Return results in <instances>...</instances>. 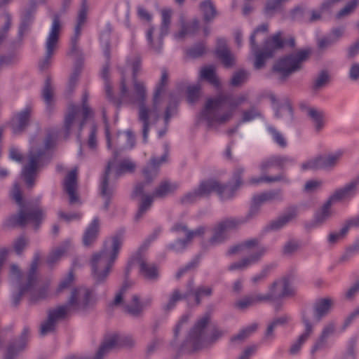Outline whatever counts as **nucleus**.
I'll list each match as a JSON object with an SVG mask.
<instances>
[{
  "label": "nucleus",
  "mask_w": 359,
  "mask_h": 359,
  "mask_svg": "<svg viewBox=\"0 0 359 359\" xmlns=\"http://www.w3.org/2000/svg\"><path fill=\"white\" fill-rule=\"evenodd\" d=\"M122 243L123 236L121 234L115 235L104 243L100 251L93 255L90 266L92 275L96 281H102L107 277L118 257Z\"/></svg>",
  "instance_id": "nucleus-1"
},
{
  "label": "nucleus",
  "mask_w": 359,
  "mask_h": 359,
  "mask_svg": "<svg viewBox=\"0 0 359 359\" xmlns=\"http://www.w3.org/2000/svg\"><path fill=\"white\" fill-rule=\"evenodd\" d=\"M39 259L35 257L32 261L29 272L25 276H21V272L18 266H11L10 276L13 280L19 281V292L13 297V303L15 306L19 303L21 296L29 294L30 301L32 302L43 299L47 295L46 290H36L37 282L36 269Z\"/></svg>",
  "instance_id": "nucleus-2"
},
{
  "label": "nucleus",
  "mask_w": 359,
  "mask_h": 359,
  "mask_svg": "<svg viewBox=\"0 0 359 359\" xmlns=\"http://www.w3.org/2000/svg\"><path fill=\"white\" fill-rule=\"evenodd\" d=\"M247 100L245 95H241L229 101L231 110L222 113L220 109L226 101V97L219 95L215 97L208 98L204 108L201 113V119L207 122L209 126L223 124L231 119L233 110L243 104Z\"/></svg>",
  "instance_id": "nucleus-3"
},
{
  "label": "nucleus",
  "mask_w": 359,
  "mask_h": 359,
  "mask_svg": "<svg viewBox=\"0 0 359 359\" xmlns=\"http://www.w3.org/2000/svg\"><path fill=\"white\" fill-rule=\"evenodd\" d=\"M55 142L54 137H47L45 140L34 137L30 142V149L27 162L23 168L22 175L28 187L34 185V177L39 168L46 152L51 148Z\"/></svg>",
  "instance_id": "nucleus-4"
},
{
  "label": "nucleus",
  "mask_w": 359,
  "mask_h": 359,
  "mask_svg": "<svg viewBox=\"0 0 359 359\" xmlns=\"http://www.w3.org/2000/svg\"><path fill=\"white\" fill-rule=\"evenodd\" d=\"M128 67L133 70V90H128L125 79L124 72H122V78L120 83L121 97L126 102L131 104L140 105L146 102L147 91L145 83L137 79V75L140 69V60L138 57H134L128 61Z\"/></svg>",
  "instance_id": "nucleus-5"
},
{
  "label": "nucleus",
  "mask_w": 359,
  "mask_h": 359,
  "mask_svg": "<svg viewBox=\"0 0 359 359\" xmlns=\"http://www.w3.org/2000/svg\"><path fill=\"white\" fill-rule=\"evenodd\" d=\"M266 251V247L261 244L257 238L250 239L235 245L229 250V254L241 253L248 255V256L229 265V270H245L258 262Z\"/></svg>",
  "instance_id": "nucleus-6"
},
{
  "label": "nucleus",
  "mask_w": 359,
  "mask_h": 359,
  "mask_svg": "<svg viewBox=\"0 0 359 359\" xmlns=\"http://www.w3.org/2000/svg\"><path fill=\"white\" fill-rule=\"evenodd\" d=\"M210 317L203 316L189 334L187 341L194 350L206 347L219 339L223 332L215 326H208Z\"/></svg>",
  "instance_id": "nucleus-7"
},
{
  "label": "nucleus",
  "mask_w": 359,
  "mask_h": 359,
  "mask_svg": "<svg viewBox=\"0 0 359 359\" xmlns=\"http://www.w3.org/2000/svg\"><path fill=\"white\" fill-rule=\"evenodd\" d=\"M135 168L136 164L133 161L128 158L118 160L116 154L114 159L108 163L105 175L101 184V194L106 198V209L109 203L108 197L113 192L112 188L109 187V182L123 174L133 172Z\"/></svg>",
  "instance_id": "nucleus-8"
},
{
  "label": "nucleus",
  "mask_w": 359,
  "mask_h": 359,
  "mask_svg": "<svg viewBox=\"0 0 359 359\" xmlns=\"http://www.w3.org/2000/svg\"><path fill=\"white\" fill-rule=\"evenodd\" d=\"M161 88L158 87L154 92L151 103H142L137 106L138 120L142 125L143 140L147 142L150 127L158 120L161 109L160 96Z\"/></svg>",
  "instance_id": "nucleus-9"
},
{
  "label": "nucleus",
  "mask_w": 359,
  "mask_h": 359,
  "mask_svg": "<svg viewBox=\"0 0 359 359\" xmlns=\"http://www.w3.org/2000/svg\"><path fill=\"white\" fill-rule=\"evenodd\" d=\"M310 53L309 50H299L285 55L276 62L273 71L282 79H285L302 68L303 63L309 59Z\"/></svg>",
  "instance_id": "nucleus-10"
},
{
  "label": "nucleus",
  "mask_w": 359,
  "mask_h": 359,
  "mask_svg": "<svg viewBox=\"0 0 359 359\" xmlns=\"http://www.w3.org/2000/svg\"><path fill=\"white\" fill-rule=\"evenodd\" d=\"M153 302V298L147 296L142 299L138 295H127L126 288L123 287L116 295L113 304L122 306L124 311L133 316H138L147 307H149Z\"/></svg>",
  "instance_id": "nucleus-11"
},
{
  "label": "nucleus",
  "mask_w": 359,
  "mask_h": 359,
  "mask_svg": "<svg viewBox=\"0 0 359 359\" xmlns=\"http://www.w3.org/2000/svg\"><path fill=\"white\" fill-rule=\"evenodd\" d=\"M94 302L93 294L89 289L78 287L71 290L67 305L60 306V307H65L68 313L71 311L84 310L91 306Z\"/></svg>",
  "instance_id": "nucleus-12"
},
{
  "label": "nucleus",
  "mask_w": 359,
  "mask_h": 359,
  "mask_svg": "<svg viewBox=\"0 0 359 359\" xmlns=\"http://www.w3.org/2000/svg\"><path fill=\"white\" fill-rule=\"evenodd\" d=\"M60 30V20L58 17L55 16L45 42V56L39 63V67L41 70L48 68L51 63V59L58 48Z\"/></svg>",
  "instance_id": "nucleus-13"
},
{
  "label": "nucleus",
  "mask_w": 359,
  "mask_h": 359,
  "mask_svg": "<svg viewBox=\"0 0 359 359\" xmlns=\"http://www.w3.org/2000/svg\"><path fill=\"white\" fill-rule=\"evenodd\" d=\"M90 113V109L85 104L82 110L77 106L69 104L64 121V130L66 135H69L72 132L80 130Z\"/></svg>",
  "instance_id": "nucleus-14"
},
{
  "label": "nucleus",
  "mask_w": 359,
  "mask_h": 359,
  "mask_svg": "<svg viewBox=\"0 0 359 359\" xmlns=\"http://www.w3.org/2000/svg\"><path fill=\"white\" fill-rule=\"evenodd\" d=\"M274 167H276L274 156L264 159L259 165V168L262 172L261 176L250 177L247 181V184L252 186H257L262 183L269 184L278 182L289 183V178L284 173H280L276 176H269L266 175L269 170Z\"/></svg>",
  "instance_id": "nucleus-15"
},
{
  "label": "nucleus",
  "mask_w": 359,
  "mask_h": 359,
  "mask_svg": "<svg viewBox=\"0 0 359 359\" xmlns=\"http://www.w3.org/2000/svg\"><path fill=\"white\" fill-rule=\"evenodd\" d=\"M172 231L178 236L181 235L185 236L184 239H178L169 247L175 252H180L184 249L194 238L202 237L205 233V228L200 226L195 230H189L184 224L177 223L172 227Z\"/></svg>",
  "instance_id": "nucleus-16"
},
{
  "label": "nucleus",
  "mask_w": 359,
  "mask_h": 359,
  "mask_svg": "<svg viewBox=\"0 0 359 359\" xmlns=\"http://www.w3.org/2000/svg\"><path fill=\"white\" fill-rule=\"evenodd\" d=\"M238 225L233 219H225L217 224L213 229L212 236L206 243V247L215 246L224 242L227 238V233Z\"/></svg>",
  "instance_id": "nucleus-17"
},
{
  "label": "nucleus",
  "mask_w": 359,
  "mask_h": 359,
  "mask_svg": "<svg viewBox=\"0 0 359 359\" xmlns=\"http://www.w3.org/2000/svg\"><path fill=\"white\" fill-rule=\"evenodd\" d=\"M359 186V179H354L341 187L335 189L328 197L327 200L333 205L337 203L349 201L357 192Z\"/></svg>",
  "instance_id": "nucleus-18"
},
{
  "label": "nucleus",
  "mask_w": 359,
  "mask_h": 359,
  "mask_svg": "<svg viewBox=\"0 0 359 359\" xmlns=\"http://www.w3.org/2000/svg\"><path fill=\"white\" fill-rule=\"evenodd\" d=\"M44 217L45 214L41 209H36L32 212H25L21 209L18 215L11 218L10 222L11 225L19 226H25L29 223H32L37 228Z\"/></svg>",
  "instance_id": "nucleus-19"
},
{
  "label": "nucleus",
  "mask_w": 359,
  "mask_h": 359,
  "mask_svg": "<svg viewBox=\"0 0 359 359\" xmlns=\"http://www.w3.org/2000/svg\"><path fill=\"white\" fill-rule=\"evenodd\" d=\"M267 31H268V25L263 24L261 26H259V27H257L250 36V41L251 49L255 56V61L254 63V67L257 69H262L264 65L265 61L268 58L273 56L272 51L267 52L265 49L263 51H257L256 50V48H257V44L255 43L256 35L260 32H266Z\"/></svg>",
  "instance_id": "nucleus-20"
},
{
  "label": "nucleus",
  "mask_w": 359,
  "mask_h": 359,
  "mask_svg": "<svg viewBox=\"0 0 359 359\" xmlns=\"http://www.w3.org/2000/svg\"><path fill=\"white\" fill-rule=\"evenodd\" d=\"M269 292L272 301L292 296L294 289L290 285L287 278H281L274 281L269 288Z\"/></svg>",
  "instance_id": "nucleus-21"
},
{
  "label": "nucleus",
  "mask_w": 359,
  "mask_h": 359,
  "mask_svg": "<svg viewBox=\"0 0 359 359\" xmlns=\"http://www.w3.org/2000/svg\"><path fill=\"white\" fill-rule=\"evenodd\" d=\"M67 314L65 307H57L50 310L48 313V319L41 323L40 333L41 335H46L52 332L58 321L63 319Z\"/></svg>",
  "instance_id": "nucleus-22"
},
{
  "label": "nucleus",
  "mask_w": 359,
  "mask_h": 359,
  "mask_svg": "<svg viewBox=\"0 0 359 359\" xmlns=\"http://www.w3.org/2000/svg\"><path fill=\"white\" fill-rule=\"evenodd\" d=\"M334 306V300L331 298L327 297L320 299L317 301L313 307V316H311L309 313H304V315L309 316L311 324L313 323L320 322V320L327 316L332 310Z\"/></svg>",
  "instance_id": "nucleus-23"
},
{
  "label": "nucleus",
  "mask_w": 359,
  "mask_h": 359,
  "mask_svg": "<svg viewBox=\"0 0 359 359\" xmlns=\"http://www.w3.org/2000/svg\"><path fill=\"white\" fill-rule=\"evenodd\" d=\"M302 321L305 326L304 332L299 336V337L295 341L290 348V353L291 354H297L300 351L302 346L309 339L310 335L313 332V325L311 324V320L307 315L302 316Z\"/></svg>",
  "instance_id": "nucleus-24"
},
{
  "label": "nucleus",
  "mask_w": 359,
  "mask_h": 359,
  "mask_svg": "<svg viewBox=\"0 0 359 359\" xmlns=\"http://www.w3.org/2000/svg\"><path fill=\"white\" fill-rule=\"evenodd\" d=\"M87 12L88 6L84 1L78 13L77 22L74 28V35L71 39V53L76 50V43L81 35V29L86 22Z\"/></svg>",
  "instance_id": "nucleus-25"
},
{
  "label": "nucleus",
  "mask_w": 359,
  "mask_h": 359,
  "mask_svg": "<svg viewBox=\"0 0 359 359\" xmlns=\"http://www.w3.org/2000/svg\"><path fill=\"white\" fill-rule=\"evenodd\" d=\"M76 176L77 169L75 168L67 174L65 180V189L69 195L70 204H74L79 202V197L76 194Z\"/></svg>",
  "instance_id": "nucleus-26"
},
{
  "label": "nucleus",
  "mask_w": 359,
  "mask_h": 359,
  "mask_svg": "<svg viewBox=\"0 0 359 359\" xmlns=\"http://www.w3.org/2000/svg\"><path fill=\"white\" fill-rule=\"evenodd\" d=\"M137 264L139 266L140 274L146 279L149 280H156L159 276L157 266L148 262L144 257L137 259Z\"/></svg>",
  "instance_id": "nucleus-27"
},
{
  "label": "nucleus",
  "mask_w": 359,
  "mask_h": 359,
  "mask_svg": "<svg viewBox=\"0 0 359 359\" xmlns=\"http://www.w3.org/2000/svg\"><path fill=\"white\" fill-rule=\"evenodd\" d=\"M32 109L29 107H26L21 112L17 114L11 121V128L13 133L17 134L22 132L27 126L29 122Z\"/></svg>",
  "instance_id": "nucleus-28"
},
{
  "label": "nucleus",
  "mask_w": 359,
  "mask_h": 359,
  "mask_svg": "<svg viewBox=\"0 0 359 359\" xmlns=\"http://www.w3.org/2000/svg\"><path fill=\"white\" fill-rule=\"evenodd\" d=\"M216 54L225 67H229L234 65V56L227 48L226 40L224 39H217Z\"/></svg>",
  "instance_id": "nucleus-29"
},
{
  "label": "nucleus",
  "mask_w": 359,
  "mask_h": 359,
  "mask_svg": "<svg viewBox=\"0 0 359 359\" xmlns=\"http://www.w3.org/2000/svg\"><path fill=\"white\" fill-rule=\"evenodd\" d=\"M336 330V325L334 322H330L325 325L319 338L311 348V353H314L318 350L323 349L327 346V339L333 334Z\"/></svg>",
  "instance_id": "nucleus-30"
},
{
  "label": "nucleus",
  "mask_w": 359,
  "mask_h": 359,
  "mask_svg": "<svg viewBox=\"0 0 359 359\" xmlns=\"http://www.w3.org/2000/svg\"><path fill=\"white\" fill-rule=\"evenodd\" d=\"M11 0H0V7L7 4ZM12 24V18L9 13L0 8V43L7 36Z\"/></svg>",
  "instance_id": "nucleus-31"
},
{
  "label": "nucleus",
  "mask_w": 359,
  "mask_h": 359,
  "mask_svg": "<svg viewBox=\"0 0 359 359\" xmlns=\"http://www.w3.org/2000/svg\"><path fill=\"white\" fill-rule=\"evenodd\" d=\"M283 196L281 190H272L256 195L252 198V205L257 207L262 204L273 201H282Z\"/></svg>",
  "instance_id": "nucleus-32"
},
{
  "label": "nucleus",
  "mask_w": 359,
  "mask_h": 359,
  "mask_svg": "<svg viewBox=\"0 0 359 359\" xmlns=\"http://www.w3.org/2000/svg\"><path fill=\"white\" fill-rule=\"evenodd\" d=\"M297 215L298 208L297 207L290 208L283 215L271 223V229L277 230L283 228L288 223L294 220L297 217Z\"/></svg>",
  "instance_id": "nucleus-33"
},
{
  "label": "nucleus",
  "mask_w": 359,
  "mask_h": 359,
  "mask_svg": "<svg viewBox=\"0 0 359 359\" xmlns=\"http://www.w3.org/2000/svg\"><path fill=\"white\" fill-rule=\"evenodd\" d=\"M143 188L144 184H142L137 185L133 194L135 196H142L139 205V210L136 215L137 218L142 217V215L150 208L153 201L152 196L143 194Z\"/></svg>",
  "instance_id": "nucleus-34"
},
{
  "label": "nucleus",
  "mask_w": 359,
  "mask_h": 359,
  "mask_svg": "<svg viewBox=\"0 0 359 359\" xmlns=\"http://www.w3.org/2000/svg\"><path fill=\"white\" fill-rule=\"evenodd\" d=\"M29 330L25 329L21 337L8 346L4 359H14L17 354L22 351L26 346V338L28 335Z\"/></svg>",
  "instance_id": "nucleus-35"
},
{
  "label": "nucleus",
  "mask_w": 359,
  "mask_h": 359,
  "mask_svg": "<svg viewBox=\"0 0 359 359\" xmlns=\"http://www.w3.org/2000/svg\"><path fill=\"white\" fill-rule=\"evenodd\" d=\"M306 114L312 122L315 130L317 132L320 131L325 126V114L322 110L314 107L306 109Z\"/></svg>",
  "instance_id": "nucleus-36"
},
{
  "label": "nucleus",
  "mask_w": 359,
  "mask_h": 359,
  "mask_svg": "<svg viewBox=\"0 0 359 359\" xmlns=\"http://www.w3.org/2000/svg\"><path fill=\"white\" fill-rule=\"evenodd\" d=\"M100 223L95 218L86 229L83 236V243L85 246L90 245L97 238L99 233Z\"/></svg>",
  "instance_id": "nucleus-37"
},
{
  "label": "nucleus",
  "mask_w": 359,
  "mask_h": 359,
  "mask_svg": "<svg viewBox=\"0 0 359 359\" xmlns=\"http://www.w3.org/2000/svg\"><path fill=\"white\" fill-rule=\"evenodd\" d=\"M343 155L342 150H337L322 156L323 169H333L339 163Z\"/></svg>",
  "instance_id": "nucleus-38"
},
{
  "label": "nucleus",
  "mask_w": 359,
  "mask_h": 359,
  "mask_svg": "<svg viewBox=\"0 0 359 359\" xmlns=\"http://www.w3.org/2000/svg\"><path fill=\"white\" fill-rule=\"evenodd\" d=\"M333 204L327 200L319 211L316 214L314 218V224L319 226L325 223L332 215V205Z\"/></svg>",
  "instance_id": "nucleus-39"
},
{
  "label": "nucleus",
  "mask_w": 359,
  "mask_h": 359,
  "mask_svg": "<svg viewBox=\"0 0 359 359\" xmlns=\"http://www.w3.org/2000/svg\"><path fill=\"white\" fill-rule=\"evenodd\" d=\"M167 154H165L161 159L154 158L148 167L144 170V175L148 182L156 177L158 171L157 168L163 162L166 161Z\"/></svg>",
  "instance_id": "nucleus-40"
},
{
  "label": "nucleus",
  "mask_w": 359,
  "mask_h": 359,
  "mask_svg": "<svg viewBox=\"0 0 359 359\" xmlns=\"http://www.w3.org/2000/svg\"><path fill=\"white\" fill-rule=\"evenodd\" d=\"M359 224V219H354L348 221L345 226H344L339 231L333 232L330 233L328 236V241L331 244H334L342 239L347 232L348 231L350 227L358 226Z\"/></svg>",
  "instance_id": "nucleus-41"
},
{
  "label": "nucleus",
  "mask_w": 359,
  "mask_h": 359,
  "mask_svg": "<svg viewBox=\"0 0 359 359\" xmlns=\"http://www.w3.org/2000/svg\"><path fill=\"white\" fill-rule=\"evenodd\" d=\"M199 29V21L194 20L188 24L183 25L178 32L175 34V37L181 40L187 36L194 34Z\"/></svg>",
  "instance_id": "nucleus-42"
},
{
  "label": "nucleus",
  "mask_w": 359,
  "mask_h": 359,
  "mask_svg": "<svg viewBox=\"0 0 359 359\" xmlns=\"http://www.w3.org/2000/svg\"><path fill=\"white\" fill-rule=\"evenodd\" d=\"M154 32V27H150L147 32V41L150 50L154 53H159L163 48L162 38L161 36H155Z\"/></svg>",
  "instance_id": "nucleus-43"
},
{
  "label": "nucleus",
  "mask_w": 359,
  "mask_h": 359,
  "mask_svg": "<svg viewBox=\"0 0 359 359\" xmlns=\"http://www.w3.org/2000/svg\"><path fill=\"white\" fill-rule=\"evenodd\" d=\"M359 6V0L348 1L338 12L334 18L337 20H342L353 14Z\"/></svg>",
  "instance_id": "nucleus-44"
},
{
  "label": "nucleus",
  "mask_w": 359,
  "mask_h": 359,
  "mask_svg": "<svg viewBox=\"0 0 359 359\" xmlns=\"http://www.w3.org/2000/svg\"><path fill=\"white\" fill-rule=\"evenodd\" d=\"M200 78L205 79L215 86H219V80L215 73V68L212 66L203 67L200 71Z\"/></svg>",
  "instance_id": "nucleus-45"
},
{
  "label": "nucleus",
  "mask_w": 359,
  "mask_h": 359,
  "mask_svg": "<svg viewBox=\"0 0 359 359\" xmlns=\"http://www.w3.org/2000/svg\"><path fill=\"white\" fill-rule=\"evenodd\" d=\"M200 10L206 22L212 20L216 16V9L210 0H205L200 4Z\"/></svg>",
  "instance_id": "nucleus-46"
},
{
  "label": "nucleus",
  "mask_w": 359,
  "mask_h": 359,
  "mask_svg": "<svg viewBox=\"0 0 359 359\" xmlns=\"http://www.w3.org/2000/svg\"><path fill=\"white\" fill-rule=\"evenodd\" d=\"M177 184L175 183H171L168 181L163 182L156 188L154 193V196L163 198L167 195L174 192L177 189Z\"/></svg>",
  "instance_id": "nucleus-47"
},
{
  "label": "nucleus",
  "mask_w": 359,
  "mask_h": 359,
  "mask_svg": "<svg viewBox=\"0 0 359 359\" xmlns=\"http://www.w3.org/2000/svg\"><path fill=\"white\" fill-rule=\"evenodd\" d=\"M191 293H187L184 294L181 293L178 290H175L169 296L167 302L163 305V310L165 312L171 311L175 307L177 302L183 299L184 298H186Z\"/></svg>",
  "instance_id": "nucleus-48"
},
{
  "label": "nucleus",
  "mask_w": 359,
  "mask_h": 359,
  "mask_svg": "<svg viewBox=\"0 0 359 359\" xmlns=\"http://www.w3.org/2000/svg\"><path fill=\"white\" fill-rule=\"evenodd\" d=\"M283 40L281 37V33L278 32L269 38L265 43V50L267 52L272 51V55L273 53L283 47Z\"/></svg>",
  "instance_id": "nucleus-49"
},
{
  "label": "nucleus",
  "mask_w": 359,
  "mask_h": 359,
  "mask_svg": "<svg viewBox=\"0 0 359 359\" xmlns=\"http://www.w3.org/2000/svg\"><path fill=\"white\" fill-rule=\"evenodd\" d=\"M219 184V182L214 180L203 182L198 187L199 195H201L202 198L209 195L212 191H215L217 193V189H218Z\"/></svg>",
  "instance_id": "nucleus-50"
},
{
  "label": "nucleus",
  "mask_w": 359,
  "mask_h": 359,
  "mask_svg": "<svg viewBox=\"0 0 359 359\" xmlns=\"http://www.w3.org/2000/svg\"><path fill=\"white\" fill-rule=\"evenodd\" d=\"M303 171L323 169L322 156L313 157L304 161L301 165Z\"/></svg>",
  "instance_id": "nucleus-51"
},
{
  "label": "nucleus",
  "mask_w": 359,
  "mask_h": 359,
  "mask_svg": "<svg viewBox=\"0 0 359 359\" xmlns=\"http://www.w3.org/2000/svg\"><path fill=\"white\" fill-rule=\"evenodd\" d=\"M161 34L165 35L168 34L169 27L171 23V18L172 15V11L170 8H163L161 11Z\"/></svg>",
  "instance_id": "nucleus-52"
},
{
  "label": "nucleus",
  "mask_w": 359,
  "mask_h": 359,
  "mask_svg": "<svg viewBox=\"0 0 359 359\" xmlns=\"http://www.w3.org/2000/svg\"><path fill=\"white\" fill-rule=\"evenodd\" d=\"M323 185V182L320 179H311L305 182L302 192L306 194H313L320 190Z\"/></svg>",
  "instance_id": "nucleus-53"
},
{
  "label": "nucleus",
  "mask_w": 359,
  "mask_h": 359,
  "mask_svg": "<svg viewBox=\"0 0 359 359\" xmlns=\"http://www.w3.org/2000/svg\"><path fill=\"white\" fill-rule=\"evenodd\" d=\"M42 97L48 106H50L54 100V88L49 79L46 80L42 90Z\"/></svg>",
  "instance_id": "nucleus-54"
},
{
  "label": "nucleus",
  "mask_w": 359,
  "mask_h": 359,
  "mask_svg": "<svg viewBox=\"0 0 359 359\" xmlns=\"http://www.w3.org/2000/svg\"><path fill=\"white\" fill-rule=\"evenodd\" d=\"M212 288L208 286H199L195 290L191 291V294L195 297L197 304L201 303V300L203 298L210 297L212 294Z\"/></svg>",
  "instance_id": "nucleus-55"
},
{
  "label": "nucleus",
  "mask_w": 359,
  "mask_h": 359,
  "mask_svg": "<svg viewBox=\"0 0 359 359\" xmlns=\"http://www.w3.org/2000/svg\"><path fill=\"white\" fill-rule=\"evenodd\" d=\"M69 245V243H66L62 246L58 247L53 250L48 257V262L50 264H53L59 260L67 252Z\"/></svg>",
  "instance_id": "nucleus-56"
},
{
  "label": "nucleus",
  "mask_w": 359,
  "mask_h": 359,
  "mask_svg": "<svg viewBox=\"0 0 359 359\" xmlns=\"http://www.w3.org/2000/svg\"><path fill=\"white\" fill-rule=\"evenodd\" d=\"M74 281V274L70 271L67 277L64 278L59 283L57 287L55 290V294L57 295L62 293L67 289L70 288Z\"/></svg>",
  "instance_id": "nucleus-57"
},
{
  "label": "nucleus",
  "mask_w": 359,
  "mask_h": 359,
  "mask_svg": "<svg viewBox=\"0 0 359 359\" xmlns=\"http://www.w3.org/2000/svg\"><path fill=\"white\" fill-rule=\"evenodd\" d=\"M187 93L188 101L191 103L195 102L201 95V85L198 83L189 86Z\"/></svg>",
  "instance_id": "nucleus-58"
},
{
  "label": "nucleus",
  "mask_w": 359,
  "mask_h": 359,
  "mask_svg": "<svg viewBox=\"0 0 359 359\" xmlns=\"http://www.w3.org/2000/svg\"><path fill=\"white\" fill-rule=\"evenodd\" d=\"M248 79V73L244 70H239L234 73L231 83L233 86H238L245 83Z\"/></svg>",
  "instance_id": "nucleus-59"
},
{
  "label": "nucleus",
  "mask_w": 359,
  "mask_h": 359,
  "mask_svg": "<svg viewBox=\"0 0 359 359\" xmlns=\"http://www.w3.org/2000/svg\"><path fill=\"white\" fill-rule=\"evenodd\" d=\"M234 189L229 185H224L219 184L218 189H217V194L219 197L223 199H228L233 196Z\"/></svg>",
  "instance_id": "nucleus-60"
},
{
  "label": "nucleus",
  "mask_w": 359,
  "mask_h": 359,
  "mask_svg": "<svg viewBox=\"0 0 359 359\" xmlns=\"http://www.w3.org/2000/svg\"><path fill=\"white\" fill-rule=\"evenodd\" d=\"M257 329V325L252 324L245 329L242 330L239 333H238L236 336H234L231 340L232 341H243L247 337H248L252 333H253Z\"/></svg>",
  "instance_id": "nucleus-61"
},
{
  "label": "nucleus",
  "mask_w": 359,
  "mask_h": 359,
  "mask_svg": "<svg viewBox=\"0 0 359 359\" xmlns=\"http://www.w3.org/2000/svg\"><path fill=\"white\" fill-rule=\"evenodd\" d=\"M276 167L280 169H284L287 165H292L295 160L287 156H274Z\"/></svg>",
  "instance_id": "nucleus-62"
},
{
  "label": "nucleus",
  "mask_w": 359,
  "mask_h": 359,
  "mask_svg": "<svg viewBox=\"0 0 359 359\" xmlns=\"http://www.w3.org/2000/svg\"><path fill=\"white\" fill-rule=\"evenodd\" d=\"M255 304L252 295H249L243 297V298L236 301L235 303V306L238 309L245 310Z\"/></svg>",
  "instance_id": "nucleus-63"
},
{
  "label": "nucleus",
  "mask_w": 359,
  "mask_h": 359,
  "mask_svg": "<svg viewBox=\"0 0 359 359\" xmlns=\"http://www.w3.org/2000/svg\"><path fill=\"white\" fill-rule=\"evenodd\" d=\"M201 196L199 195L198 189H197L193 192H189L184 195L181 199L180 201L184 205H189L191 204L196 201H198L199 198H201Z\"/></svg>",
  "instance_id": "nucleus-64"
}]
</instances>
